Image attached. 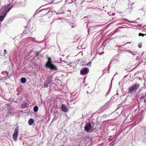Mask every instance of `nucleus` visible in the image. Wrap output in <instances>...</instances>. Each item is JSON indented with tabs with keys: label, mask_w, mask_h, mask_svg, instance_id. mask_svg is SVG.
Instances as JSON below:
<instances>
[{
	"label": "nucleus",
	"mask_w": 146,
	"mask_h": 146,
	"mask_svg": "<svg viewBox=\"0 0 146 146\" xmlns=\"http://www.w3.org/2000/svg\"><path fill=\"white\" fill-rule=\"evenodd\" d=\"M124 28V27H119V28Z\"/></svg>",
	"instance_id": "obj_28"
},
{
	"label": "nucleus",
	"mask_w": 146,
	"mask_h": 146,
	"mask_svg": "<svg viewBox=\"0 0 146 146\" xmlns=\"http://www.w3.org/2000/svg\"><path fill=\"white\" fill-rule=\"evenodd\" d=\"M69 1H70V0H69V1H68V2Z\"/></svg>",
	"instance_id": "obj_31"
},
{
	"label": "nucleus",
	"mask_w": 146,
	"mask_h": 146,
	"mask_svg": "<svg viewBox=\"0 0 146 146\" xmlns=\"http://www.w3.org/2000/svg\"><path fill=\"white\" fill-rule=\"evenodd\" d=\"M116 115V114L115 113H114L113 114V115Z\"/></svg>",
	"instance_id": "obj_29"
},
{
	"label": "nucleus",
	"mask_w": 146,
	"mask_h": 146,
	"mask_svg": "<svg viewBox=\"0 0 146 146\" xmlns=\"http://www.w3.org/2000/svg\"><path fill=\"white\" fill-rule=\"evenodd\" d=\"M52 81V80L50 78H48L44 83V87H47L49 84Z\"/></svg>",
	"instance_id": "obj_8"
},
{
	"label": "nucleus",
	"mask_w": 146,
	"mask_h": 146,
	"mask_svg": "<svg viewBox=\"0 0 146 146\" xmlns=\"http://www.w3.org/2000/svg\"><path fill=\"white\" fill-rule=\"evenodd\" d=\"M41 52V51H39L38 52H36V55L38 56V55Z\"/></svg>",
	"instance_id": "obj_20"
},
{
	"label": "nucleus",
	"mask_w": 146,
	"mask_h": 146,
	"mask_svg": "<svg viewBox=\"0 0 146 146\" xmlns=\"http://www.w3.org/2000/svg\"><path fill=\"white\" fill-rule=\"evenodd\" d=\"M88 69L87 67L81 69L80 71V74L82 75H85L89 72Z\"/></svg>",
	"instance_id": "obj_4"
},
{
	"label": "nucleus",
	"mask_w": 146,
	"mask_h": 146,
	"mask_svg": "<svg viewBox=\"0 0 146 146\" xmlns=\"http://www.w3.org/2000/svg\"><path fill=\"white\" fill-rule=\"evenodd\" d=\"M21 81L22 83H25L26 81V79L25 78H22L21 79Z\"/></svg>",
	"instance_id": "obj_14"
},
{
	"label": "nucleus",
	"mask_w": 146,
	"mask_h": 146,
	"mask_svg": "<svg viewBox=\"0 0 146 146\" xmlns=\"http://www.w3.org/2000/svg\"><path fill=\"white\" fill-rule=\"evenodd\" d=\"M27 107V104L26 103H24L22 104L21 107L23 108H26Z\"/></svg>",
	"instance_id": "obj_15"
},
{
	"label": "nucleus",
	"mask_w": 146,
	"mask_h": 146,
	"mask_svg": "<svg viewBox=\"0 0 146 146\" xmlns=\"http://www.w3.org/2000/svg\"><path fill=\"white\" fill-rule=\"evenodd\" d=\"M84 128L87 132H90L93 130V129H92V128L90 123H88L86 124Z\"/></svg>",
	"instance_id": "obj_3"
},
{
	"label": "nucleus",
	"mask_w": 146,
	"mask_h": 146,
	"mask_svg": "<svg viewBox=\"0 0 146 146\" xmlns=\"http://www.w3.org/2000/svg\"><path fill=\"white\" fill-rule=\"evenodd\" d=\"M19 129L17 127L15 129V131L13 134V138L14 140H16L18 136Z\"/></svg>",
	"instance_id": "obj_5"
},
{
	"label": "nucleus",
	"mask_w": 146,
	"mask_h": 146,
	"mask_svg": "<svg viewBox=\"0 0 146 146\" xmlns=\"http://www.w3.org/2000/svg\"><path fill=\"white\" fill-rule=\"evenodd\" d=\"M38 109V107L37 106H35L33 108L34 111L35 112H37Z\"/></svg>",
	"instance_id": "obj_16"
},
{
	"label": "nucleus",
	"mask_w": 146,
	"mask_h": 146,
	"mask_svg": "<svg viewBox=\"0 0 146 146\" xmlns=\"http://www.w3.org/2000/svg\"><path fill=\"white\" fill-rule=\"evenodd\" d=\"M73 0H70V1H68V3H72L73 2ZM69 1V0H66V1Z\"/></svg>",
	"instance_id": "obj_22"
},
{
	"label": "nucleus",
	"mask_w": 146,
	"mask_h": 146,
	"mask_svg": "<svg viewBox=\"0 0 146 146\" xmlns=\"http://www.w3.org/2000/svg\"><path fill=\"white\" fill-rule=\"evenodd\" d=\"M115 15V14H113V15Z\"/></svg>",
	"instance_id": "obj_32"
},
{
	"label": "nucleus",
	"mask_w": 146,
	"mask_h": 146,
	"mask_svg": "<svg viewBox=\"0 0 146 146\" xmlns=\"http://www.w3.org/2000/svg\"><path fill=\"white\" fill-rule=\"evenodd\" d=\"M125 20L126 21H127L130 23H135V22H134L133 21H129L127 19H125Z\"/></svg>",
	"instance_id": "obj_21"
},
{
	"label": "nucleus",
	"mask_w": 146,
	"mask_h": 146,
	"mask_svg": "<svg viewBox=\"0 0 146 146\" xmlns=\"http://www.w3.org/2000/svg\"><path fill=\"white\" fill-rule=\"evenodd\" d=\"M146 11L145 9L143 7H142L141 8L139 9L138 10V12L141 13H142L143 12H145Z\"/></svg>",
	"instance_id": "obj_11"
},
{
	"label": "nucleus",
	"mask_w": 146,
	"mask_h": 146,
	"mask_svg": "<svg viewBox=\"0 0 146 146\" xmlns=\"http://www.w3.org/2000/svg\"><path fill=\"white\" fill-rule=\"evenodd\" d=\"M142 44L141 43H139L138 44V46L139 48H141L142 46Z\"/></svg>",
	"instance_id": "obj_19"
},
{
	"label": "nucleus",
	"mask_w": 146,
	"mask_h": 146,
	"mask_svg": "<svg viewBox=\"0 0 146 146\" xmlns=\"http://www.w3.org/2000/svg\"><path fill=\"white\" fill-rule=\"evenodd\" d=\"M85 0H82V2H81V3H82L83 2H84Z\"/></svg>",
	"instance_id": "obj_26"
},
{
	"label": "nucleus",
	"mask_w": 146,
	"mask_h": 146,
	"mask_svg": "<svg viewBox=\"0 0 146 146\" xmlns=\"http://www.w3.org/2000/svg\"><path fill=\"white\" fill-rule=\"evenodd\" d=\"M4 54H6L7 53V51L6 50H4Z\"/></svg>",
	"instance_id": "obj_24"
},
{
	"label": "nucleus",
	"mask_w": 146,
	"mask_h": 146,
	"mask_svg": "<svg viewBox=\"0 0 146 146\" xmlns=\"http://www.w3.org/2000/svg\"><path fill=\"white\" fill-rule=\"evenodd\" d=\"M139 86V84H135L129 88L128 92L129 93H130L134 91H135L138 88Z\"/></svg>",
	"instance_id": "obj_2"
},
{
	"label": "nucleus",
	"mask_w": 146,
	"mask_h": 146,
	"mask_svg": "<svg viewBox=\"0 0 146 146\" xmlns=\"http://www.w3.org/2000/svg\"><path fill=\"white\" fill-rule=\"evenodd\" d=\"M41 20H42V19H41L40 20V21H41Z\"/></svg>",
	"instance_id": "obj_30"
},
{
	"label": "nucleus",
	"mask_w": 146,
	"mask_h": 146,
	"mask_svg": "<svg viewBox=\"0 0 146 146\" xmlns=\"http://www.w3.org/2000/svg\"><path fill=\"white\" fill-rule=\"evenodd\" d=\"M145 34H143V33H140L139 34V36H144V35H145Z\"/></svg>",
	"instance_id": "obj_18"
},
{
	"label": "nucleus",
	"mask_w": 146,
	"mask_h": 146,
	"mask_svg": "<svg viewBox=\"0 0 146 146\" xmlns=\"http://www.w3.org/2000/svg\"><path fill=\"white\" fill-rule=\"evenodd\" d=\"M145 26L144 25H143L142 26V24H141V25H139L138 24V27H140V28H138L139 29H142V27L143 28L144 27H145Z\"/></svg>",
	"instance_id": "obj_17"
},
{
	"label": "nucleus",
	"mask_w": 146,
	"mask_h": 146,
	"mask_svg": "<svg viewBox=\"0 0 146 146\" xmlns=\"http://www.w3.org/2000/svg\"><path fill=\"white\" fill-rule=\"evenodd\" d=\"M117 30H118V29H116V30H115V31L116 32H117Z\"/></svg>",
	"instance_id": "obj_27"
},
{
	"label": "nucleus",
	"mask_w": 146,
	"mask_h": 146,
	"mask_svg": "<svg viewBox=\"0 0 146 146\" xmlns=\"http://www.w3.org/2000/svg\"><path fill=\"white\" fill-rule=\"evenodd\" d=\"M61 109L64 112H66L68 111V109L67 108L65 104H63L62 105Z\"/></svg>",
	"instance_id": "obj_10"
},
{
	"label": "nucleus",
	"mask_w": 146,
	"mask_h": 146,
	"mask_svg": "<svg viewBox=\"0 0 146 146\" xmlns=\"http://www.w3.org/2000/svg\"><path fill=\"white\" fill-rule=\"evenodd\" d=\"M91 28H90L88 29V34H89V31H90V30H91Z\"/></svg>",
	"instance_id": "obj_23"
},
{
	"label": "nucleus",
	"mask_w": 146,
	"mask_h": 146,
	"mask_svg": "<svg viewBox=\"0 0 146 146\" xmlns=\"http://www.w3.org/2000/svg\"><path fill=\"white\" fill-rule=\"evenodd\" d=\"M103 8H104V7H103Z\"/></svg>",
	"instance_id": "obj_34"
},
{
	"label": "nucleus",
	"mask_w": 146,
	"mask_h": 146,
	"mask_svg": "<svg viewBox=\"0 0 146 146\" xmlns=\"http://www.w3.org/2000/svg\"><path fill=\"white\" fill-rule=\"evenodd\" d=\"M91 62H89V63H88L87 64V65H91Z\"/></svg>",
	"instance_id": "obj_25"
},
{
	"label": "nucleus",
	"mask_w": 146,
	"mask_h": 146,
	"mask_svg": "<svg viewBox=\"0 0 146 146\" xmlns=\"http://www.w3.org/2000/svg\"><path fill=\"white\" fill-rule=\"evenodd\" d=\"M6 17L5 15L0 16V24L1 23V22L3 20L4 18Z\"/></svg>",
	"instance_id": "obj_13"
},
{
	"label": "nucleus",
	"mask_w": 146,
	"mask_h": 146,
	"mask_svg": "<svg viewBox=\"0 0 146 146\" xmlns=\"http://www.w3.org/2000/svg\"><path fill=\"white\" fill-rule=\"evenodd\" d=\"M13 6V5H8L2 7L1 11L3 15L6 16L7 13L11 9Z\"/></svg>",
	"instance_id": "obj_1"
},
{
	"label": "nucleus",
	"mask_w": 146,
	"mask_h": 146,
	"mask_svg": "<svg viewBox=\"0 0 146 146\" xmlns=\"http://www.w3.org/2000/svg\"><path fill=\"white\" fill-rule=\"evenodd\" d=\"M46 67L53 71L56 70H58L57 67L52 64L49 65H48V66Z\"/></svg>",
	"instance_id": "obj_7"
},
{
	"label": "nucleus",
	"mask_w": 146,
	"mask_h": 146,
	"mask_svg": "<svg viewBox=\"0 0 146 146\" xmlns=\"http://www.w3.org/2000/svg\"><path fill=\"white\" fill-rule=\"evenodd\" d=\"M117 116L116 117V118H117Z\"/></svg>",
	"instance_id": "obj_33"
},
{
	"label": "nucleus",
	"mask_w": 146,
	"mask_h": 146,
	"mask_svg": "<svg viewBox=\"0 0 146 146\" xmlns=\"http://www.w3.org/2000/svg\"><path fill=\"white\" fill-rule=\"evenodd\" d=\"M47 61L46 62V64L45 65V66L46 67L48 66V65H49L52 64V59L50 57H47Z\"/></svg>",
	"instance_id": "obj_9"
},
{
	"label": "nucleus",
	"mask_w": 146,
	"mask_h": 146,
	"mask_svg": "<svg viewBox=\"0 0 146 146\" xmlns=\"http://www.w3.org/2000/svg\"><path fill=\"white\" fill-rule=\"evenodd\" d=\"M28 124L29 125H32L34 123V120L32 118L30 119L28 121Z\"/></svg>",
	"instance_id": "obj_12"
},
{
	"label": "nucleus",
	"mask_w": 146,
	"mask_h": 146,
	"mask_svg": "<svg viewBox=\"0 0 146 146\" xmlns=\"http://www.w3.org/2000/svg\"><path fill=\"white\" fill-rule=\"evenodd\" d=\"M145 30V29H144V30ZM144 30V29H143V30Z\"/></svg>",
	"instance_id": "obj_35"
},
{
	"label": "nucleus",
	"mask_w": 146,
	"mask_h": 146,
	"mask_svg": "<svg viewBox=\"0 0 146 146\" xmlns=\"http://www.w3.org/2000/svg\"><path fill=\"white\" fill-rule=\"evenodd\" d=\"M52 9V7H48L46 9H43L39 11V12H40L41 11H44V12L46 13V14L48 13H52V11H50Z\"/></svg>",
	"instance_id": "obj_6"
}]
</instances>
